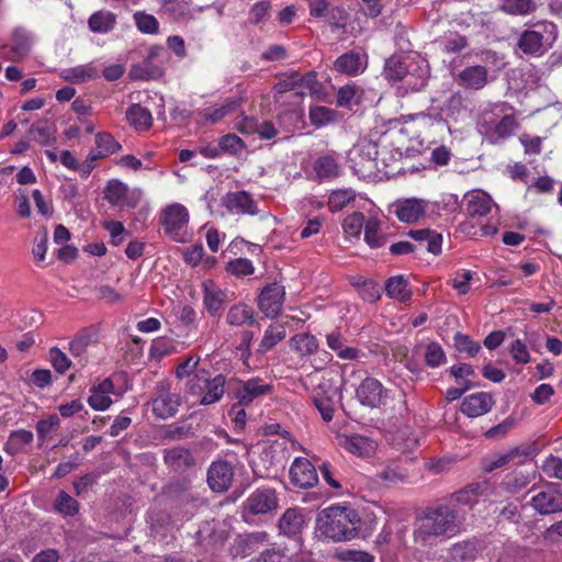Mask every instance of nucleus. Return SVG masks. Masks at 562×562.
<instances>
[{
  "instance_id": "nucleus-1",
  "label": "nucleus",
  "mask_w": 562,
  "mask_h": 562,
  "mask_svg": "<svg viewBox=\"0 0 562 562\" xmlns=\"http://www.w3.org/2000/svg\"><path fill=\"white\" fill-rule=\"evenodd\" d=\"M460 530L458 514L448 504L426 507L415 519L414 540L422 546H430L437 539H449Z\"/></svg>"
},
{
  "instance_id": "nucleus-2",
  "label": "nucleus",
  "mask_w": 562,
  "mask_h": 562,
  "mask_svg": "<svg viewBox=\"0 0 562 562\" xmlns=\"http://www.w3.org/2000/svg\"><path fill=\"white\" fill-rule=\"evenodd\" d=\"M360 527L361 519L351 507L330 506L321 510L316 518V529L321 536L335 542L356 538Z\"/></svg>"
},
{
  "instance_id": "nucleus-3",
  "label": "nucleus",
  "mask_w": 562,
  "mask_h": 562,
  "mask_svg": "<svg viewBox=\"0 0 562 562\" xmlns=\"http://www.w3.org/2000/svg\"><path fill=\"white\" fill-rule=\"evenodd\" d=\"M557 25L549 21H539L532 29L525 30L518 41L517 47L528 56L540 57L544 55L557 40Z\"/></svg>"
},
{
  "instance_id": "nucleus-4",
  "label": "nucleus",
  "mask_w": 562,
  "mask_h": 562,
  "mask_svg": "<svg viewBox=\"0 0 562 562\" xmlns=\"http://www.w3.org/2000/svg\"><path fill=\"white\" fill-rule=\"evenodd\" d=\"M379 144L372 139H360L351 150L350 160L353 164L355 171L362 177L370 176L374 171H382L385 167V158L380 157Z\"/></svg>"
},
{
  "instance_id": "nucleus-5",
  "label": "nucleus",
  "mask_w": 562,
  "mask_h": 562,
  "mask_svg": "<svg viewBox=\"0 0 562 562\" xmlns=\"http://www.w3.org/2000/svg\"><path fill=\"white\" fill-rule=\"evenodd\" d=\"M160 223L165 233L175 241L183 243L187 237L189 212L180 203L167 205L160 215Z\"/></svg>"
},
{
  "instance_id": "nucleus-6",
  "label": "nucleus",
  "mask_w": 562,
  "mask_h": 562,
  "mask_svg": "<svg viewBox=\"0 0 562 562\" xmlns=\"http://www.w3.org/2000/svg\"><path fill=\"white\" fill-rule=\"evenodd\" d=\"M337 389L333 386L330 379L322 376L311 392L313 404L319 412L324 422L329 423L334 418Z\"/></svg>"
},
{
  "instance_id": "nucleus-7",
  "label": "nucleus",
  "mask_w": 562,
  "mask_h": 562,
  "mask_svg": "<svg viewBox=\"0 0 562 562\" xmlns=\"http://www.w3.org/2000/svg\"><path fill=\"white\" fill-rule=\"evenodd\" d=\"M221 205L232 215L255 216L259 213L257 201L249 192L244 190L227 192L222 196Z\"/></svg>"
},
{
  "instance_id": "nucleus-8",
  "label": "nucleus",
  "mask_w": 562,
  "mask_h": 562,
  "mask_svg": "<svg viewBox=\"0 0 562 562\" xmlns=\"http://www.w3.org/2000/svg\"><path fill=\"white\" fill-rule=\"evenodd\" d=\"M272 392L273 385L271 382H267L261 378H251L237 383L234 396L238 401V405L247 406L255 400L270 395Z\"/></svg>"
},
{
  "instance_id": "nucleus-9",
  "label": "nucleus",
  "mask_w": 562,
  "mask_h": 562,
  "mask_svg": "<svg viewBox=\"0 0 562 562\" xmlns=\"http://www.w3.org/2000/svg\"><path fill=\"white\" fill-rule=\"evenodd\" d=\"M156 392L157 395L151 400L154 415L161 419L172 417L180 405V396L169 392L167 382H159Z\"/></svg>"
},
{
  "instance_id": "nucleus-10",
  "label": "nucleus",
  "mask_w": 562,
  "mask_h": 562,
  "mask_svg": "<svg viewBox=\"0 0 562 562\" xmlns=\"http://www.w3.org/2000/svg\"><path fill=\"white\" fill-rule=\"evenodd\" d=\"M531 454L530 446H518L507 451L495 453L483 460L482 467L485 472H492L508 464H522Z\"/></svg>"
},
{
  "instance_id": "nucleus-11",
  "label": "nucleus",
  "mask_w": 562,
  "mask_h": 562,
  "mask_svg": "<svg viewBox=\"0 0 562 562\" xmlns=\"http://www.w3.org/2000/svg\"><path fill=\"white\" fill-rule=\"evenodd\" d=\"M285 289L279 283L265 286L258 297V307L268 318L277 317L283 306Z\"/></svg>"
},
{
  "instance_id": "nucleus-12",
  "label": "nucleus",
  "mask_w": 562,
  "mask_h": 562,
  "mask_svg": "<svg viewBox=\"0 0 562 562\" xmlns=\"http://www.w3.org/2000/svg\"><path fill=\"white\" fill-rule=\"evenodd\" d=\"M356 396L363 406L378 408L384 405L387 390L374 378H366L356 391Z\"/></svg>"
},
{
  "instance_id": "nucleus-13",
  "label": "nucleus",
  "mask_w": 562,
  "mask_h": 562,
  "mask_svg": "<svg viewBox=\"0 0 562 562\" xmlns=\"http://www.w3.org/2000/svg\"><path fill=\"white\" fill-rule=\"evenodd\" d=\"M291 483L300 488L313 487L318 482L315 467L305 458H295L290 468Z\"/></svg>"
},
{
  "instance_id": "nucleus-14",
  "label": "nucleus",
  "mask_w": 562,
  "mask_h": 562,
  "mask_svg": "<svg viewBox=\"0 0 562 562\" xmlns=\"http://www.w3.org/2000/svg\"><path fill=\"white\" fill-rule=\"evenodd\" d=\"M203 304L211 316H221L225 304L229 301L228 292L221 289L214 281L205 280L202 283Z\"/></svg>"
},
{
  "instance_id": "nucleus-15",
  "label": "nucleus",
  "mask_w": 562,
  "mask_h": 562,
  "mask_svg": "<svg viewBox=\"0 0 562 562\" xmlns=\"http://www.w3.org/2000/svg\"><path fill=\"white\" fill-rule=\"evenodd\" d=\"M454 80L465 90L479 91L488 83V70L481 65L468 66L457 74Z\"/></svg>"
},
{
  "instance_id": "nucleus-16",
  "label": "nucleus",
  "mask_w": 562,
  "mask_h": 562,
  "mask_svg": "<svg viewBox=\"0 0 562 562\" xmlns=\"http://www.w3.org/2000/svg\"><path fill=\"white\" fill-rule=\"evenodd\" d=\"M233 465L225 460L212 462L207 471V483L214 492H225L232 484Z\"/></svg>"
},
{
  "instance_id": "nucleus-17",
  "label": "nucleus",
  "mask_w": 562,
  "mask_h": 562,
  "mask_svg": "<svg viewBox=\"0 0 562 562\" xmlns=\"http://www.w3.org/2000/svg\"><path fill=\"white\" fill-rule=\"evenodd\" d=\"M428 202L423 199H403L397 200L393 205V212L396 217L404 223H414L424 216Z\"/></svg>"
},
{
  "instance_id": "nucleus-18",
  "label": "nucleus",
  "mask_w": 562,
  "mask_h": 562,
  "mask_svg": "<svg viewBox=\"0 0 562 562\" xmlns=\"http://www.w3.org/2000/svg\"><path fill=\"white\" fill-rule=\"evenodd\" d=\"M338 445L353 456L361 458L371 457L376 450V442L362 435H344L337 438Z\"/></svg>"
},
{
  "instance_id": "nucleus-19",
  "label": "nucleus",
  "mask_w": 562,
  "mask_h": 562,
  "mask_svg": "<svg viewBox=\"0 0 562 562\" xmlns=\"http://www.w3.org/2000/svg\"><path fill=\"white\" fill-rule=\"evenodd\" d=\"M368 66V56L362 52H347L340 55L334 63V69L347 76L362 74Z\"/></svg>"
},
{
  "instance_id": "nucleus-20",
  "label": "nucleus",
  "mask_w": 562,
  "mask_h": 562,
  "mask_svg": "<svg viewBox=\"0 0 562 562\" xmlns=\"http://www.w3.org/2000/svg\"><path fill=\"white\" fill-rule=\"evenodd\" d=\"M531 506L540 515L562 512V493L549 487L539 492L531 498Z\"/></svg>"
},
{
  "instance_id": "nucleus-21",
  "label": "nucleus",
  "mask_w": 562,
  "mask_h": 562,
  "mask_svg": "<svg viewBox=\"0 0 562 562\" xmlns=\"http://www.w3.org/2000/svg\"><path fill=\"white\" fill-rule=\"evenodd\" d=\"M494 406L490 393L477 392L467 396L461 404V412L469 417H479L488 413Z\"/></svg>"
},
{
  "instance_id": "nucleus-22",
  "label": "nucleus",
  "mask_w": 562,
  "mask_h": 562,
  "mask_svg": "<svg viewBox=\"0 0 562 562\" xmlns=\"http://www.w3.org/2000/svg\"><path fill=\"white\" fill-rule=\"evenodd\" d=\"M247 507L255 515L274 510L278 507L276 492L271 488L256 490L247 498Z\"/></svg>"
},
{
  "instance_id": "nucleus-23",
  "label": "nucleus",
  "mask_w": 562,
  "mask_h": 562,
  "mask_svg": "<svg viewBox=\"0 0 562 562\" xmlns=\"http://www.w3.org/2000/svg\"><path fill=\"white\" fill-rule=\"evenodd\" d=\"M315 179L318 181L334 179L340 176L341 167L338 156L334 154H325L318 156L312 166Z\"/></svg>"
},
{
  "instance_id": "nucleus-24",
  "label": "nucleus",
  "mask_w": 562,
  "mask_h": 562,
  "mask_svg": "<svg viewBox=\"0 0 562 562\" xmlns=\"http://www.w3.org/2000/svg\"><path fill=\"white\" fill-rule=\"evenodd\" d=\"M465 211L471 217H482L488 214L493 206L492 198L483 191H472L465 194Z\"/></svg>"
},
{
  "instance_id": "nucleus-25",
  "label": "nucleus",
  "mask_w": 562,
  "mask_h": 562,
  "mask_svg": "<svg viewBox=\"0 0 562 562\" xmlns=\"http://www.w3.org/2000/svg\"><path fill=\"white\" fill-rule=\"evenodd\" d=\"M200 382H203L204 392L199 394L201 396L200 404L210 405L218 402L225 392L226 379L223 374H217L214 378L202 376L199 378Z\"/></svg>"
},
{
  "instance_id": "nucleus-26",
  "label": "nucleus",
  "mask_w": 562,
  "mask_h": 562,
  "mask_svg": "<svg viewBox=\"0 0 562 562\" xmlns=\"http://www.w3.org/2000/svg\"><path fill=\"white\" fill-rule=\"evenodd\" d=\"M484 133L491 143H497L514 134L518 123L513 115H504L499 122L494 125H483Z\"/></svg>"
},
{
  "instance_id": "nucleus-27",
  "label": "nucleus",
  "mask_w": 562,
  "mask_h": 562,
  "mask_svg": "<svg viewBox=\"0 0 562 562\" xmlns=\"http://www.w3.org/2000/svg\"><path fill=\"white\" fill-rule=\"evenodd\" d=\"M98 76L99 70L92 63L67 68L60 72L64 80L75 85L94 80Z\"/></svg>"
},
{
  "instance_id": "nucleus-28",
  "label": "nucleus",
  "mask_w": 562,
  "mask_h": 562,
  "mask_svg": "<svg viewBox=\"0 0 562 562\" xmlns=\"http://www.w3.org/2000/svg\"><path fill=\"white\" fill-rule=\"evenodd\" d=\"M305 526L304 515L300 509L289 508L279 520L280 531L285 536H295Z\"/></svg>"
},
{
  "instance_id": "nucleus-29",
  "label": "nucleus",
  "mask_w": 562,
  "mask_h": 562,
  "mask_svg": "<svg viewBox=\"0 0 562 562\" xmlns=\"http://www.w3.org/2000/svg\"><path fill=\"white\" fill-rule=\"evenodd\" d=\"M126 120L138 132L148 131L153 125L151 112L138 103H134L126 110Z\"/></svg>"
},
{
  "instance_id": "nucleus-30",
  "label": "nucleus",
  "mask_w": 562,
  "mask_h": 562,
  "mask_svg": "<svg viewBox=\"0 0 562 562\" xmlns=\"http://www.w3.org/2000/svg\"><path fill=\"white\" fill-rule=\"evenodd\" d=\"M239 106V101L236 99H226L221 104H214L199 112V115L204 122L215 124L220 122L227 114L234 112Z\"/></svg>"
},
{
  "instance_id": "nucleus-31",
  "label": "nucleus",
  "mask_w": 562,
  "mask_h": 562,
  "mask_svg": "<svg viewBox=\"0 0 562 562\" xmlns=\"http://www.w3.org/2000/svg\"><path fill=\"white\" fill-rule=\"evenodd\" d=\"M477 552V541L464 540L451 546L449 549V557L453 562H473Z\"/></svg>"
},
{
  "instance_id": "nucleus-32",
  "label": "nucleus",
  "mask_w": 562,
  "mask_h": 562,
  "mask_svg": "<svg viewBox=\"0 0 562 562\" xmlns=\"http://www.w3.org/2000/svg\"><path fill=\"white\" fill-rule=\"evenodd\" d=\"M408 235L417 240L420 246L434 254L438 255L441 251L442 237L435 231L430 229H415L411 231Z\"/></svg>"
},
{
  "instance_id": "nucleus-33",
  "label": "nucleus",
  "mask_w": 562,
  "mask_h": 562,
  "mask_svg": "<svg viewBox=\"0 0 562 562\" xmlns=\"http://www.w3.org/2000/svg\"><path fill=\"white\" fill-rule=\"evenodd\" d=\"M226 322L236 327L252 325L255 324L254 310L244 303L235 304L228 310Z\"/></svg>"
},
{
  "instance_id": "nucleus-34",
  "label": "nucleus",
  "mask_w": 562,
  "mask_h": 562,
  "mask_svg": "<svg viewBox=\"0 0 562 562\" xmlns=\"http://www.w3.org/2000/svg\"><path fill=\"white\" fill-rule=\"evenodd\" d=\"M88 24L93 33L104 34L114 29L116 15L111 11L101 10L89 18Z\"/></svg>"
},
{
  "instance_id": "nucleus-35",
  "label": "nucleus",
  "mask_w": 562,
  "mask_h": 562,
  "mask_svg": "<svg viewBox=\"0 0 562 562\" xmlns=\"http://www.w3.org/2000/svg\"><path fill=\"white\" fill-rule=\"evenodd\" d=\"M385 292L387 296L396 299L400 302H407L412 296V292L408 289V282L403 276H394L387 279Z\"/></svg>"
},
{
  "instance_id": "nucleus-36",
  "label": "nucleus",
  "mask_w": 562,
  "mask_h": 562,
  "mask_svg": "<svg viewBox=\"0 0 562 562\" xmlns=\"http://www.w3.org/2000/svg\"><path fill=\"white\" fill-rule=\"evenodd\" d=\"M33 432L25 429L14 430L10 434L8 441L3 446V450L10 454L15 456L22 449L33 441Z\"/></svg>"
},
{
  "instance_id": "nucleus-37",
  "label": "nucleus",
  "mask_w": 562,
  "mask_h": 562,
  "mask_svg": "<svg viewBox=\"0 0 562 562\" xmlns=\"http://www.w3.org/2000/svg\"><path fill=\"white\" fill-rule=\"evenodd\" d=\"M120 149L121 145L119 142H116L111 134L102 132L95 135V146L91 153L95 155L97 158L102 159Z\"/></svg>"
},
{
  "instance_id": "nucleus-38",
  "label": "nucleus",
  "mask_w": 562,
  "mask_h": 562,
  "mask_svg": "<svg viewBox=\"0 0 562 562\" xmlns=\"http://www.w3.org/2000/svg\"><path fill=\"white\" fill-rule=\"evenodd\" d=\"M286 336V329L283 324H272L270 325L259 344L258 352L266 353L270 349H272L277 344L282 341Z\"/></svg>"
},
{
  "instance_id": "nucleus-39",
  "label": "nucleus",
  "mask_w": 562,
  "mask_h": 562,
  "mask_svg": "<svg viewBox=\"0 0 562 562\" xmlns=\"http://www.w3.org/2000/svg\"><path fill=\"white\" fill-rule=\"evenodd\" d=\"M499 10L509 15L525 16L537 10L533 0H499Z\"/></svg>"
},
{
  "instance_id": "nucleus-40",
  "label": "nucleus",
  "mask_w": 562,
  "mask_h": 562,
  "mask_svg": "<svg viewBox=\"0 0 562 562\" xmlns=\"http://www.w3.org/2000/svg\"><path fill=\"white\" fill-rule=\"evenodd\" d=\"M29 134L33 140L44 146L55 140V128L47 120L35 122L31 126Z\"/></svg>"
},
{
  "instance_id": "nucleus-41",
  "label": "nucleus",
  "mask_w": 562,
  "mask_h": 562,
  "mask_svg": "<svg viewBox=\"0 0 562 562\" xmlns=\"http://www.w3.org/2000/svg\"><path fill=\"white\" fill-rule=\"evenodd\" d=\"M165 461L175 470H181L190 467L194 462L190 451L181 447L167 450L165 453Z\"/></svg>"
},
{
  "instance_id": "nucleus-42",
  "label": "nucleus",
  "mask_w": 562,
  "mask_h": 562,
  "mask_svg": "<svg viewBox=\"0 0 562 562\" xmlns=\"http://www.w3.org/2000/svg\"><path fill=\"white\" fill-rule=\"evenodd\" d=\"M291 348L299 352L301 356H311L318 349V341L315 336L311 334H297L290 340Z\"/></svg>"
},
{
  "instance_id": "nucleus-43",
  "label": "nucleus",
  "mask_w": 562,
  "mask_h": 562,
  "mask_svg": "<svg viewBox=\"0 0 562 562\" xmlns=\"http://www.w3.org/2000/svg\"><path fill=\"white\" fill-rule=\"evenodd\" d=\"M32 46L31 34L23 30L16 29L12 34L11 52L14 58H22L27 55Z\"/></svg>"
},
{
  "instance_id": "nucleus-44",
  "label": "nucleus",
  "mask_w": 562,
  "mask_h": 562,
  "mask_svg": "<svg viewBox=\"0 0 562 562\" xmlns=\"http://www.w3.org/2000/svg\"><path fill=\"white\" fill-rule=\"evenodd\" d=\"M408 476L406 470L398 465H386L383 469L376 471L374 480L380 484H395L404 482Z\"/></svg>"
},
{
  "instance_id": "nucleus-45",
  "label": "nucleus",
  "mask_w": 562,
  "mask_h": 562,
  "mask_svg": "<svg viewBox=\"0 0 562 562\" xmlns=\"http://www.w3.org/2000/svg\"><path fill=\"white\" fill-rule=\"evenodd\" d=\"M79 502L65 491H59L54 502V508L63 516H75L79 512Z\"/></svg>"
},
{
  "instance_id": "nucleus-46",
  "label": "nucleus",
  "mask_w": 562,
  "mask_h": 562,
  "mask_svg": "<svg viewBox=\"0 0 562 562\" xmlns=\"http://www.w3.org/2000/svg\"><path fill=\"white\" fill-rule=\"evenodd\" d=\"M408 72L404 60L398 56H391L385 60L384 76L387 80H402Z\"/></svg>"
},
{
  "instance_id": "nucleus-47",
  "label": "nucleus",
  "mask_w": 562,
  "mask_h": 562,
  "mask_svg": "<svg viewBox=\"0 0 562 562\" xmlns=\"http://www.w3.org/2000/svg\"><path fill=\"white\" fill-rule=\"evenodd\" d=\"M424 358L425 363L432 369L440 367L447 361L446 353L437 341H431L426 346Z\"/></svg>"
},
{
  "instance_id": "nucleus-48",
  "label": "nucleus",
  "mask_w": 562,
  "mask_h": 562,
  "mask_svg": "<svg viewBox=\"0 0 562 562\" xmlns=\"http://www.w3.org/2000/svg\"><path fill=\"white\" fill-rule=\"evenodd\" d=\"M127 186L119 180H111L104 189V199L113 206L120 207Z\"/></svg>"
},
{
  "instance_id": "nucleus-49",
  "label": "nucleus",
  "mask_w": 562,
  "mask_h": 562,
  "mask_svg": "<svg viewBox=\"0 0 562 562\" xmlns=\"http://www.w3.org/2000/svg\"><path fill=\"white\" fill-rule=\"evenodd\" d=\"M356 198L355 191L351 189H339L330 193L328 199V209L331 212L342 210L349 202Z\"/></svg>"
},
{
  "instance_id": "nucleus-50",
  "label": "nucleus",
  "mask_w": 562,
  "mask_h": 562,
  "mask_svg": "<svg viewBox=\"0 0 562 562\" xmlns=\"http://www.w3.org/2000/svg\"><path fill=\"white\" fill-rule=\"evenodd\" d=\"M364 240L372 247L378 248L384 245V237L379 234L380 222L378 218L370 217L364 223Z\"/></svg>"
},
{
  "instance_id": "nucleus-51",
  "label": "nucleus",
  "mask_w": 562,
  "mask_h": 562,
  "mask_svg": "<svg viewBox=\"0 0 562 562\" xmlns=\"http://www.w3.org/2000/svg\"><path fill=\"white\" fill-rule=\"evenodd\" d=\"M480 491V484H471L465 488L452 494L451 499L460 505H473L477 501L479 495L481 494Z\"/></svg>"
},
{
  "instance_id": "nucleus-52",
  "label": "nucleus",
  "mask_w": 562,
  "mask_h": 562,
  "mask_svg": "<svg viewBox=\"0 0 562 562\" xmlns=\"http://www.w3.org/2000/svg\"><path fill=\"white\" fill-rule=\"evenodd\" d=\"M135 24L142 33L156 34L158 32L159 23L157 19L144 12H136L134 14Z\"/></svg>"
},
{
  "instance_id": "nucleus-53",
  "label": "nucleus",
  "mask_w": 562,
  "mask_h": 562,
  "mask_svg": "<svg viewBox=\"0 0 562 562\" xmlns=\"http://www.w3.org/2000/svg\"><path fill=\"white\" fill-rule=\"evenodd\" d=\"M366 218L362 213H352L348 215L342 224L345 234L348 236L358 237L364 226Z\"/></svg>"
},
{
  "instance_id": "nucleus-54",
  "label": "nucleus",
  "mask_w": 562,
  "mask_h": 562,
  "mask_svg": "<svg viewBox=\"0 0 562 562\" xmlns=\"http://www.w3.org/2000/svg\"><path fill=\"white\" fill-rule=\"evenodd\" d=\"M454 346L459 352H464L470 357H474L481 349L479 342L472 340L470 336L461 333L456 334Z\"/></svg>"
},
{
  "instance_id": "nucleus-55",
  "label": "nucleus",
  "mask_w": 562,
  "mask_h": 562,
  "mask_svg": "<svg viewBox=\"0 0 562 562\" xmlns=\"http://www.w3.org/2000/svg\"><path fill=\"white\" fill-rule=\"evenodd\" d=\"M335 112L326 106H314L310 110V120L315 126H324L334 121Z\"/></svg>"
},
{
  "instance_id": "nucleus-56",
  "label": "nucleus",
  "mask_w": 562,
  "mask_h": 562,
  "mask_svg": "<svg viewBox=\"0 0 562 562\" xmlns=\"http://www.w3.org/2000/svg\"><path fill=\"white\" fill-rule=\"evenodd\" d=\"M529 483V477L521 472H514L505 476L503 486L506 491L515 493L526 487Z\"/></svg>"
},
{
  "instance_id": "nucleus-57",
  "label": "nucleus",
  "mask_w": 562,
  "mask_h": 562,
  "mask_svg": "<svg viewBox=\"0 0 562 562\" xmlns=\"http://www.w3.org/2000/svg\"><path fill=\"white\" fill-rule=\"evenodd\" d=\"M254 265L249 259L238 258L227 265V271L237 277H245L254 273Z\"/></svg>"
},
{
  "instance_id": "nucleus-58",
  "label": "nucleus",
  "mask_w": 562,
  "mask_h": 562,
  "mask_svg": "<svg viewBox=\"0 0 562 562\" xmlns=\"http://www.w3.org/2000/svg\"><path fill=\"white\" fill-rule=\"evenodd\" d=\"M472 278V271L459 270L454 273L451 284L460 294H467L470 291V281Z\"/></svg>"
},
{
  "instance_id": "nucleus-59",
  "label": "nucleus",
  "mask_w": 562,
  "mask_h": 562,
  "mask_svg": "<svg viewBox=\"0 0 562 562\" xmlns=\"http://www.w3.org/2000/svg\"><path fill=\"white\" fill-rule=\"evenodd\" d=\"M359 92L358 87L355 85H346L339 88L337 92V104L341 108H350L352 101Z\"/></svg>"
},
{
  "instance_id": "nucleus-60",
  "label": "nucleus",
  "mask_w": 562,
  "mask_h": 562,
  "mask_svg": "<svg viewBox=\"0 0 562 562\" xmlns=\"http://www.w3.org/2000/svg\"><path fill=\"white\" fill-rule=\"evenodd\" d=\"M299 93L304 94L306 91L316 93L318 91V81L315 71H308L305 75L299 74Z\"/></svg>"
},
{
  "instance_id": "nucleus-61",
  "label": "nucleus",
  "mask_w": 562,
  "mask_h": 562,
  "mask_svg": "<svg viewBox=\"0 0 562 562\" xmlns=\"http://www.w3.org/2000/svg\"><path fill=\"white\" fill-rule=\"evenodd\" d=\"M49 359L54 369L65 373L70 368V360L60 349L54 347L49 350Z\"/></svg>"
},
{
  "instance_id": "nucleus-62",
  "label": "nucleus",
  "mask_w": 562,
  "mask_h": 562,
  "mask_svg": "<svg viewBox=\"0 0 562 562\" xmlns=\"http://www.w3.org/2000/svg\"><path fill=\"white\" fill-rule=\"evenodd\" d=\"M200 358L195 356L188 357L183 362L179 363L176 370V375L179 379L190 378L196 373Z\"/></svg>"
},
{
  "instance_id": "nucleus-63",
  "label": "nucleus",
  "mask_w": 562,
  "mask_h": 562,
  "mask_svg": "<svg viewBox=\"0 0 562 562\" xmlns=\"http://www.w3.org/2000/svg\"><path fill=\"white\" fill-rule=\"evenodd\" d=\"M218 146L223 151L236 154L243 148L244 143L237 135L227 134L220 138Z\"/></svg>"
},
{
  "instance_id": "nucleus-64",
  "label": "nucleus",
  "mask_w": 562,
  "mask_h": 562,
  "mask_svg": "<svg viewBox=\"0 0 562 562\" xmlns=\"http://www.w3.org/2000/svg\"><path fill=\"white\" fill-rule=\"evenodd\" d=\"M542 470L550 477L562 479V460L550 456L543 462Z\"/></svg>"
}]
</instances>
